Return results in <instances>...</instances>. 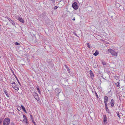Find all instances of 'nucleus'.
<instances>
[{"label":"nucleus","instance_id":"1","mask_svg":"<svg viewBox=\"0 0 125 125\" xmlns=\"http://www.w3.org/2000/svg\"><path fill=\"white\" fill-rule=\"evenodd\" d=\"M10 122V120L9 118L7 117L5 118L3 121V125H8Z\"/></svg>","mask_w":125,"mask_h":125},{"label":"nucleus","instance_id":"2","mask_svg":"<svg viewBox=\"0 0 125 125\" xmlns=\"http://www.w3.org/2000/svg\"><path fill=\"white\" fill-rule=\"evenodd\" d=\"M108 51L113 55L115 56H117V53L115 51L112 49H108Z\"/></svg>","mask_w":125,"mask_h":125},{"label":"nucleus","instance_id":"3","mask_svg":"<svg viewBox=\"0 0 125 125\" xmlns=\"http://www.w3.org/2000/svg\"><path fill=\"white\" fill-rule=\"evenodd\" d=\"M11 84H12V87L15 90L17 91H18L19 90V89L18 87V86L14 82H13Z\"/></svg>","mask_w":125,"mask_h":125},{"label":"nucleus","instance_id":"4","mask_svg":"<svg viewBox=\"0 0 125 125\" xmlns=\"http://www.w3.org/2000/svg\"><path fill=\"white\" fill-rule=\"evenodd\" d=\"M73 8L75 10L78 9V6L77 5V4L76 2H74L73 3L72 5Z\"/></svg>","mask_w":125,"mask_h":125},{"label":"nucleus","instance_id":"5","mask_svg":"<svg viewBox=\"0 0 125 125\" xmlns=\"http://www.w3.org/2000/svg\"><path fill=\"white\" fill-rule=\"evenodd\" d=\"M64 5V3L63 0H61L58 3V6L62 8Z\"/></svg>","mask_w":125,"mask_h":125},{"label":"nucleus","instance_id":"6","mask_svg":"<svg viewBox=\"0 0 125 125\" xmlns=\"http://www.w3.org/2000/svg\"><path fill=\"white\" fill-rule=\"evenodd\" d=\"M33 95L35 99L37 101H39V99L38 97V96L36 92H34L33 93Z\"/></svg>","mask_w":125,"mask_h":125},{"label":"nucleus","instance_id":"7","mask_svg":"<svg viewBox=\"0 0 125 125\" xmlns=\"http://www.w3.org/2000/svg\"><path fill=\"white\" fill-rule=\"evenodd\" d=\"M23 117L24 119L23 120V121L25 122V123L26 124L28 125V123L27 122V119L25 115H23Z\"/></svg>","mask_w":125,"mask_h":125},{"label":"nucleus","instance_id":"8","mask_svg":"<svg viewBox=\"0 0 125 125\" xmlns=\"http://www.w3.org/2000/svg\"><path fill=\"white\" fill-rule=\"evenodd\" d=\"M55 92L59 94L61 92V90L58 88H56L55 90Z\"/></svg>","mask_w":125,"mask_h":125},{"label":"nucleus","instance_id":"9","mask_svg":"<svg viewBox=\"0 0 125 125\" xmlns=\"http://www.w3.org/2000/svg\"><path fill=\"white\" fill-rule=\"evenodd\" d=\"M104 123H105V122L107 123V118L106 115H104Z\"/></svg>","mask_w":125,"mask_h":125},{"label":"nucleus","instance_id":"10","mask_svg":"<svg viewBox=\"0 0 125 125\" xmlns=\"http://www.w3.org/2000/svg\"><path fill=\"white\" fill-rule=\"evenodd\" d=\"M110 103H111V105L112 107H113L114 106V104H115L114 100L112 99Z\"/></svg>","mask_w":125,"mask_h":125},{"label":"nucleus","instance_id":"11","mask_svg":"<svg viewBox=\"0 0 125 125\" xmlns=\"http://www.w3.org/2000/svg\"><path fill=\"white\" fill-rule=\"evenodd\" d=\"M108 100V97L106 96L104 98V103H107Z\"/></svg>","mask_w":125,"mask_h":125},{"label":"nucleus","instance_id":"12","mask_svg":"<svg viewBox=\"0 0 125 125\" xmlns=\"http://www.w3.org/2000/svg\"><path fill=\"white\" fill-rule=\"evenodd\" d=\"M18 20L21 22L23 23L24 21L23 19L22 18H21L20 17H19L18 18Z\"/></svg>","mask_w":125,"mask_h":125},{"label":"nucleus","instance_id":"13","mask_svg":"<svg viewBox=\"0 0 125 125\" xmlns=\"http://www.w3.org/2000/svg\"><path fill=\"white\" fill-rule=\"evenodd\" d=\"M89 73L91 77L92 78V77H93L94 76V74L93 73H92V71L90 70V71Z\"/></svg>","mask_w":125,"mask_h":125},{"label":"nucleus","instance_id":"14","mask_svg":"<svg viewBox=\"0 0 125 125\" xmlns=\"http://www.w3.org/2000/svg\"><path fill=\"white\" fill-rule=\"evenodd\" d=\"M99 52L97 51H96L93 54L95 56H96L99 54Z\"/></svg>","mask_w":125,"mask_h":125},{"label":"nucleus","instance_id":"15","mask_svg":"<svg viewBox=\"0 0 125 125\" xmlns=\"http://www.w3.org/2000/svg\"><path fill=\"white\" fill-rule=\"evenodd\" d=\"M39 17H40L41 18H43L44 17H43V14L42 13H40L39 15Z\"/></svg>","mask_w":125,"mask_h":125},{"label":"nucleus","instance_id":"16","mask_svg":"<svg viewBox=\"0 0 125 125\" xmlns=\"http://www.w3.org/2000/svg\"><path fill=\"white\" fill-rule=\"evenodd\" d=\"M4 93L6 94L7 96L8 97H9V96L8 94L7 93V92L6 90H5V91H4Z\"/></svg>","mask_w":125,"mask_h":125},{"label":"nucleus","instance_id":"17","mask_svg":"<svg viewBox=\"0 0 125 125\" xmlns=\"http://www.w3.org/2000/svg\"><path fill=\"white\" fill-rule=\"evenodd\" d=\"M119 84L120 83H119L118 82L116 83H115L116 86L117 87H119L120 86Z\"/></svg>","mask_w":125,"mask_h":125},{"label":"nucleus","instance_id":"18","mask_svg":"<svg viewBox=\"0 0 125 125\" xmlns=\"http://www.w3.org/2000/svg\"><path fill=\"white\" fill-rule=\"evenodd\" d=\"M10 22L13 25H14L15 24V23L12 20H10Z\"/></svg>","mask_w":125,"mask_h":125},{"label":"nucleus","instance_id":"19","mask_svg":"<svg viewBox=\"0 0 125 125\" xmlns=\"http://www.w3.org/2000/svg\"><path fill=\"white\" fill-rule=\"evenodd\" d=\"M105 110H106L107 112L108 113H109L110 112V111L109 110V109H108V107H106L105 108Z\"/></svg>","mask_w":125,"mask_h":125},{"label":"nucleus","instance_id":"20","mask_svg":"<svg viewBox=\"0 0 125 125\" xmlns=\"http://www.w3.org/2000/svg\"><path fill=\"white\" fill-rule=\"evenodd\" d=\"M86 44H87V47H88V48H90V44L88 43H87Z\"/></svg>","mask_w":125,"mask_h":125},{"label":"nucleus","instance_id":"21","mask_svg":"<svg viewBox=\"0 0 125 125\" xmlns=\"http://www.w3.org/2000/svg\"><path fill=\"white\" fill-rule=\"evenodd\" d=\"M21 108L23 110V111H24L25 110V107L22 105H21Z\"/></svg>","mask_w":125,"mask_h":125},{"label":"nucleus","instance_id":"22","mask_svg":"<svg viewBox=\"0 0 125 125\" xmlns=\"http://www.w3.org/2000/svg\"><path fill=\"white\" fill-rule=\"evenodd\" d=\"M102 63L104 65H105L106 64V62L104 61H102Z\"/></svg>","mask_w":125,"mask_h":125},{"label":"nucleus","instance_id":"23","mask_svg":"<svg viewBox=\"0 0 125 125\" xmlns=\"http://www.w3.org/2000/svg\"><path fill=\"white\" fill-rule=\"evenodd\" d=\"M11 71L14 76L15 77V78H16V76L15 74H14V71L13 70H11Z\"/></svg>","mask_w":125,"mask_h":125},{"label":"nucleus","instance_id":"24","mask_svg":"<svg viewBox=\"0 0 125 125\" xmlns=\"http://www.w3.org/2000/svg\"><path fill=\"white\" fill-rule=\"evenodd\" d=\"M118 116L119 118H120V115H119V112H117L116 113Z\"/></svg>","mask_w":125,"mask_h":125},{"label":"nucleus","instance_id":"25","mask_svg":"<svg viewBox=\"0 0 125 125\" xmlns=\"http://www.w3.org/2000/svg\"><path fill=\"white\" fill-rule=\"evenodd\" d=\"M37 89L38 90V92L40 93V94H41V92L40 91L39 88H37Z\"/></svg>","mask_w":125,"mask_h":125},{"label":"nucleus","instance_id":"26","mask_svg":"<svg viewBox=\"0 0 125 125\" xmlns=\"http://www.w3.org/2000/svg\"><path fill=\"white\" fill-rule=\"evenodd\" d=\"M16 79L18 82V83H19V84L20 85H21V83H20L18 79L17 78V77H16Z\"/></svg>","mask_w":125,"mask_h":125},{"label":"nucleus","instance_id":"27","mask_svg":"<svg viewBox=\"0 0 125 125\" xmlns=\"http://www.w3.org/2000/svg\"><path fill=\"white\" fill-rule=\"evenodd\" d=\"M67 70L68 71V72L70 73V69L69 68H67Z\"/></svg>","mask_w":125,"mask_h":125},{"label":"nucleus","instance_id":"28","mask_svg":"<svg viewBox=\"0 0 125 125\" xmlns=\"http://www.w3.org/2000/svg\"><path fill=\"white\" fill-rule=\"evenodd\" d=\"M21 109V107H18L17 108L18 111H20Z\"/></svg>","mask_w":125,"mask_h":125},{"label":"nucleus","instance_id":"29","mask_svg":"<svg viewBox=\"0 0 125 125\" xmlns=\"http://www.w3.org/2000/svg\"><path fill=\"white\" fill-rule=\"evenodd\" d=\"M51 2L53 3H55V0H50Z\"/></svg>","mask_w":125,"mask_h":125},{"label":"nucleus","instance_id":"30","mask_svg":"<svg viewBox=\"0 0 125 125\" xmlns=\"http://www.w3.org/2000/svg\"><path fill=\"white\" fill-rule=\"evenodd\" d=\"M105 104V108L107 107V103L105 102L104 103Z\"/></svg>","mask_w":125,"mask_h":125},{"label":"nucleus","instance_id":"31","mask_svg":"<svg viewBox=\"0 0 125 125\" xmlns=\"http://www.w3.org/2000/svg\"><path fill=\"white\" fill-rule=\"evenodd\" d=\"M58 8V7L57 6H55L54 7V10H56Z\"/></svg>","mask_w":125,"mask_h":125},{"label":"nucleus","instance_id":"32","mask_svg":"<svg viewBox=\"0 0 125 125\" xmlns=\"http://www.w3.org/2000/svg\"><path fill=\"white\" fill-rule=\"evenodd\" d=\"M95 95L96 96V97H97V98H98V95L97 93H96V92H95Z\"/></svg>","mask_w":125,"mask_h":125},{"label":"nucleus","instance_id":"33","mask_svg":"<svg viewBox=\"0 0 125 125\" xmlns=\"http://www.w3.org/2000/svg\"><path fill=\"white\" fill-rule=\"evenodd\" d=\"M15 44L16 45H18L20 44H19V43L17 42H16L15 43Z\"/></svg>","mask_w":125,"mask_h":125},{"label":"nucleus","instance_id":"34","mask_svg":"<svg viewBox=\"0 0 125 125\" xmlns=\"http://www.w3.org/2000/svg\"><path fill=\"white\" fill-rule=\"evenodd\" d=\"M31 121H33V119L32 117H31Z\"/></svg>","mask_w":125,"mask_h":125},{"label":"nucleus","instance_id":"35","mask_svg":"<svg viewBox=\"0 0 125 125\" xmlns=\"http://www.w3.org/2000/svg\"><path fill=\"white\" fill-rule=\"evenodd\" d=\"M7 19L9 20L10 21V20H12L10 19V18L8 17Z\"/></svg>","mask_w":125,"mask_h":125},{"label":"nucleus","instance_id":"36","mask_svg":"<svg viewBox=\"0 0 125 125\" xmlns=\"http://www.w3.org/2000/svg\"><path fill=\"white\" fill-rule=\"evenodd\" d=\"M32 121L35 125H36V123L33 120V121Z\"/></svg>","mask_w":125,"mask_h":125},{"label":"nucleus","instance_id":"37","mask_svg":"<svg viewBox=\"0 0 125 125\" xmlns=\"http://www.w3.org/2000/svg\"><path fill=\"white\" fill-rule=\"evenodd\" d=\"M2 122V120L1 119L0 120V125L1 124Z\"/></svg>","mask_w":125,"mask_h":125},{"label":"nucleus","instance_id":"38","mask_svg":"<svg viewBox=\"0 0 125 125\" xmlns=\"http://www.w3.org/2000/svg\"><path fill=\"white\" fill-rule=\"evenodd\" d=\"M65 68L67 69V68H69L66 65H65Z\"/></svg>","mask_w":125,"mask_h":125},{"label":"nucleus","instance_id":"39","mask_svg":"<svg viewBox=\"0 0 125 125\" xmlns=\"http://www.w3.org/2000/svg\"><path fill=\"white\" fill-rule=\"evenodd\" d=\"M11 125H14L13 123H11Z\"/></svg>","mask_w":125,"mask_h":125},{"label":"nucleus","instance_id":"40","mask_svg":"<svg viewBox=\"0 0 125 125\" xmlns=\"http://www.w3.org/2000/svg\"><path fill=\"white\" fill-rule=\"evenodd\" d=\"M26 113H27V112H26V110H24V111H23Z\"/></svg>","mask_w":125,"mask_h":125},{"label":"nucleus","instance_id":"41","mask_svg":"<svg viewBox=\"0 0 125 125\" xmlns=\"http://www.w3.org/2000/svg\"><path fill=\"white\" fill-rule=\"evenodd\" d=\"M72 20L73 21H74L75 20V19L74 17V18L72 19Z\"/></svg>","mask_w":125,"mask_h":125},{"label":"nucleus","instance_id":"42","mask_svg":"<svg viewBox=\"0 0 125 125\" xmlns=\"http://www.w3.org/2000/svg\"><path fill=\"white\" fill-rule=\"evenodd\" d=\"M30 115V117H32V115H31H31Z\"/></svg>","mask_w":125,"mask_h":125},{"label":"nucleus","instance_id":"43","mask_svg":"<svg viewBox=\"0 0 125 125\" xmlns=\"http://www.w3.org/2000/svg\"><path fill=\"white\" fill-rule=\"evenodd\" d=\"M74 34H75V35H76L75 33H74Z\"/></svg>","mask_w":125,"mask_h":125},{"label":"nucleus","instance_id":"44","mask_svg":"<svg viewBox=\"0 0 125 125\" xmlns=\"http://www.w3.org/2000/svg\"><path fill=\"white\" fill-rule=\"evenodd\" d=\"M112 16H111V17H112Z\"/></svg>","mask_w":125,"mask_h":125},{"label":"nucleus","instance_id":"45","mask_svg":"<svg viewBox=\"0 0 125 125\" xmlns=\"http://www.w3.org/2000/svg\"><path fill=\"white\" fill-rule=\"evenodd\" d=\"M1 58L0 56V58Z\"/></svg>","mask_w":125,"mask_h":125}]
</instances>
